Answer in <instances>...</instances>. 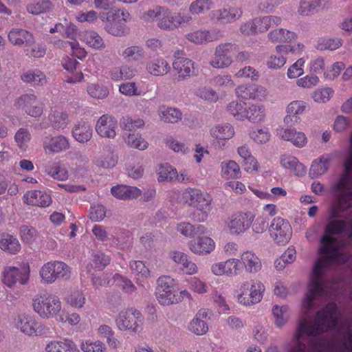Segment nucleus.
I'll use <instances>...</instances> for the list:
<instances>
[{"instance_id": "e2e57ef3", "label": "nucleus", "mask_w": 352, "mask_h": 352, "mask_svg": "<svg viewBox=\"0 0 352 352\" xmlns=\"http://www.w3.org/2000/svg\"><path fill=\"white\" fill-rule=\"evenodd\" d=\"M106 217V208L102 205H96L91 208L89 219L93 221H100Z\"/></svg>"}, {"instance_id": "ddd939ff", "label": "nucleus", "mask_w": 352, "mask_h": 352, "mask_svg": "<svg viewBox=\"0 0 352 352\" xmlns=\"http://www.w3.org/2000/svg\"><path fill=\"white\" fill-rule=\"evenodd\" d=\"M173 68L177 74L178 82L184 81L195 75V63L189 58H177L173 62Z\"/></svg>"}, {"instance_id": "13d9d810", "label": "nucleus", "mask_w": 352, "mask_h": 352, "mask_svg": "<svg viewBox=\"0 0 352 352\" xmlns=\"http://www.w3.org/2000/svg\"><path fill=\"white\" fill-rule=\"evenodd\" d=\"M285 63L286 57L280 53H276L269 57L267 61V65L270 69H278L281 68Z\"/></svg>"}, {"instance_id": "20e7f679", "label": "nucleus", "mask_w": 352, "mask_h": 352, "mask_svg": "<svg viewBox=\"0 0 352 352\" xmlns=\"http://www.w3.org/2000/svg\"><path fill=\"white\" fill-rule=\"evenodd\" d=\"M264 285L254 280L243 283L239 289L238 300L245 306L259 302L263 298Z\"/></svg>"}, {"instance_id": "0eeeda50", "label": "nucleus", "mask_w": 352, "mask_h": 352, "mask_svg": "<svg viewBox=\"0 0 352 352\" xmlns=\"http://www.w3.org/2000/svg\"><path fill=\"white\" fill-rule=\"evenodd\" d=\"M236 50V45L232 43H223L217 45L214 50V56L210 61V65L214 68H226L230 66L232 61L230 55Z\"/></svg>"}, {"instance_id": "9b49d317", "label": "nucleus", "mask_w": 352, "mask_h": 352, "mask_svg": "<svg viewBox=\"0 0 352 352\" xmlns=\"http://www.w3.org/2000/svg\"><path fill=\"white\" fill-rule=\"evenodd\" d=\"M117 120L113 116L104 114L98 120L95 129L96 133L102 138L113 139L116 135Z\"/></svg>"}, {"instance_id": "de8ad7c7", "label": "nucleus", "mask_w": 352, "mask_h": 352, "mask_svg": "<svg viewBox=\"0 0 352 352\" xmlns=\"http://www.w3.org/2000/svg\"><path fill=\"white\" fill-rule=\"evenodd\" d=\"M122 56L124 58H131L133 60L138 61L144 58L145 52L142 47L133 45L126 48L123 51Z\"/></svg>"}, {"instance_id": "052dcab7", "label": "nucleus", "mask_w": 352, "mask_h": 352, "mask_svg": "<svg viewBox=\"0 0 352 352\" xmlns=\"http://www.w3.org/2000/svg\"><path fill=\"white\" fill-rule=\"evenodd\" d=\"M222 169L224 174H227L233 178L239 177L241 174L239 166L232 160H230L225 165H222Z\"/></svg>"}, {"instance_id": "bb28decb", "label": "nucleus", "mask_w": 352, "mask_h": 352, "mask_svg": "<svg viewBox=\"0 0 352 352\" xmlns=\"http://www.w3.org/2000/svg\"><path fill=\"white\" fill-rule=\"evenodd\" d=\"M280 163L284 168L289 169L297 176H302L306 173V169L303 164L294 156L283 155L280 158Z\"/></svg>"}, {"instance_id": "c9c22d12", "label": "nucleus", "mask_w": 352, "mask_h": 352, "mask_svg": "<svg viewBox=\"0 0 352 352\" xmlns=\"http://www.w3.org/2000/svg\"><path fill=\"white\" fill-rule=\"evenodd\" d=\"M175 13L164 8L160 16L157 25L162 30H173L175 29Z\"/></svg>"}, {"instance_id": "4c0bfd02", "label": "nucleus", "mask_w": 352, "mask_h": 352, "mask_svg": "<svg viewBox=\"0 0 352 352\" xmlns=\"http://www.w3.org/2000/svg\"><path fill=\"white\" fill-rule=\"evenodd\" d=\"M245 119H248L252 122H261L265 116V111L263 106L252 104L247 106Z\"/></svg>"}, {"instance_id": "680f3d73", "label": "nucleus", "mask_w": 352, "mask_h": 352, "mask_svg": "<svg viewBox=\"0 0 352 352\" xmlns=\"http://www.w3.org/2000/svg\"><path fill=\"white\" fill-rule=\"evenodd\" d=\"M80 349L83 352H104L106 349L104 344L100 341L82 343Z\"/></svg>"}, {"instance_id": "f8f14e48", "label": "nucleus", "mask_w": 352, "mask_h": 352, "mask_svg": "<svg viewBox=\"0 0 352 352\" xmlns=\"http://www.w3.org/2000/svg\"><path fill=\"white\" fill-rule=\"evenodd\" d=\"M16 326L23 333L28 336H40L45 333L44 325L30 316H19Z\"/></svg>"}, {"instance_id": "79ce46f5", "label": "nucleus", "mask_w": 352, "mask_h": 352, "mask_svg": "<svg viewBox=\"0 0 352 352\" xmlns=\"http://www.w3.org/2000/svg\"><path fill=\"white\" fill-rule=\"evenodd\" d=\"M213 6L212 0H195L189 6V12L192 14L199 15L209 10Z\"/></svg>"}, {"instance_id": "423d86ee", "label": "nucleus", "mask_w": 352, "mask_h": 352, "mask_svg": "<svg viewBox=\"0 0 352 352\" xmlns=\"http://www.w3.org/2000/svg\"><path fill=\"white\" fill-rule=\"evenodd\" d=\"M14 105L17 109L33 118L40 117L43 112L37 96L32 93L22 94L14 100Z\"/></svg>"}, {"instance_id": "7ed1b4c3", "label": "nucleus", "mask_w": 352, "mask_h": 352, "mask_svg": "<svg viewBox=\"0 0 352 352\" xmlns=\"http://www.w3.org/2000/svg\"><path fill=\"white\" fill-rule=\"evenodd\" d=\"M41 280L46 284L54 283L58 279L69 280L70 267L61 261H50L44 264L39 272Z\"/></svg>"}, {"instance_id": "dca6fc26", "label": "nucleus", "mask_w": 352, "mask_h": 352, "mask_svg": "<svg viewBox=\"0 0 352 352\" xmlns=\"http://www.w3.org/2000/svg\"><path fill=\"white\" fill-rule=\"evenodd\" d=\"M183 199L190 206L194 208H202L210 205L211 200L206 197L202 192L197 188H187L183 193Z\"/></svg>"}, {"instance_id": "cd10ccee", "label": "nucleus", "mask_w": 352, "mask_h": 352, "mask_svg": "<svg viewBox=\"0 0 352 352\" xmlns=\"http://www.w3.org/2000/svg\"><path fill=\"white\" fill-rule=\"evenodd\" d=\"M21 78L24 82L32 86H43L47 82L45 74L40 70H28Z\"/></svg>"}, {"instance_id": "c03bdc74", "label": "nucleus", "mask_w": 352, "mask_h": 352, "mask_svg": "<svg viewBox=\"0 0 352 352\" xmlns=\"http://www.w3.org/2000/svg\"><path fill=\"white\" fill-rule=\"evenodd\" d=\"M106 30L114 36H122L125 33L126 25L121 20H116L115 16L105 25Z\"/></svg>"}, {"instance_id": "3c124183", "label": "nucleus", "mask_w": 352, "mask_h": 352, "mask_svg": "<svg viewBox=\"0 0 352 352\" xmlns=\"http://www.w3.org/2000/svg\"><path fill=\"white\" fill-rule=\"evenodd\" d=\"M52 3L49 0H42L36 3H32L27 7L28 12L32 14H40L46 12L51 9Z\"/></svg>"}, {"instance_id": "a211bd4d", "label": "nucleus", "mask_w": 352, "mask_h": 352, "mask_svg": "<svg viewBox=\"0 0 352 352\" xmlns=\"http://www.w3.org/2000/svg\"><path fill=\"white\" fill-rule=\"evenodd\" d=\"M277 135L283 140L291 142L294 146L298 148L304 147L307 142L305 133L296 131L294 129L280 127L277 129Z\"/></svg>"}, {"instance_id": "a878e982", "label": "nucleus", "mask_w": 352, "mask_h": 352, "mask_svg": "<svg viewBox=\"0 0 352 352\" xmlns=\"http://www.w3.org/2000/svg\"><path fill=\"white\" fill-rule=\"evenodd\" d=\"M158 115L160 120L166 123L175 124L182 118V113L179 109L166 106L160 107Z\"/></svg>"}, {"instance_id": "aec40b11", "label": "nucleus", "mask_w": 352, "mask_h": 352, "mask_svg": "<svg viewBox=\"0 0 352 352\" xmlns=\"http://www.w3.org/2000/svg\"><path fill=\"white\" fill-rule=\"evenodd\" d=\"M9 41L14 45H31L34 43L33 35L28 31L21 28H12L8 35Z\"/></svg>"}, {"instance_id": "f3484780", "label": "nucleus", "mask_w": 352, "mask_h": 352, "mask_svg": "<svg viewBox=\"0 0 352 352\" xmlns=\"http://www.w3.org/2000/svg\"><path fill=\"white\" fill-rule=\"evenodd\" d=\"M329 6V0H300L298 12L302 16H309Z\"/></svg>"}, {"instance_id": "6e6552de", "label": "nucleus", "mask_w": 352, "mask_h": 352, "mask_svg": "<svg viewBox=\"0 0 352 352\" xmlns=\"http://www.w3.org/2000/svg\"><path fill=\"white\" fill-rule=\"evenodd\" d=\"M271 236L278 245H285L291 239L292 230L287 221L281 218H274L269 227Z\"/></svg>"}, {"instance_id": "0e129e2a", "label": "nucleus", "mask_w": 352, "mask_h": 352, "mask_svg": "<svg viewBox=\"0 0 352 352\" xmlns=\"http://www.w3.org/2000/svg\"><path fill=\"white\" fill-rule=\"evenodd\" d=\"M157 286L156 288L155 295L158 294L160 292H164L166 290L175 287L173 283V279L166 276L160 277L157 279Z\"/></svg>"}, {"instance_id": "ea45409f", "label": "nucleus", "mask_w": 352, "mask_h": 352, "mask_svg": "<svg viewBox=\"0 0 352 352\" xmlns=\"http://www.w3.org/2000/svg\"><path fill=\"white\" fill-rule=\"evenodd\" d=\"M186 38L191 42L201 44L204 41H212L217 36L209 31L197 30L187 34Z\"/></svg>"}, {"instance_id": "c85d7f7f", "label": "nucleus", "mask_w": 352, "mask_h": 352, "mask_svg": "<svg viewBox=\"0 0 352 352\" xmlns=\"http://www.w3.org/2000/svg\"><path fill=\"white\" fill-rule=\"evenodd\" d=\"M171 258L175 263L182 265V270L186 274H192L197 272V265L188 260V256L185 253L179 251H174L171 252Z\"/></svg>"}, {"instance_id": "e433bc0d", "label": "nucleus", "mask_w": 352, "mask_h": 352, "mask_svg": "<svg viewBox=\"0 0 352 352\" xmlns=\"http://www.w3.org/2000/svg\"><path fill=\"white\" fill-rule=\"evenodd\" d=\"M156 297L162 305H169L180 302V298L177 296V289L175 287L166 290L164 292H160L158 294H156Z\"/></svg>"}, {"instance_id": "bf43d9fd", "label": "nucleus", "mask_w": 352, "mask_h": 352, "mask_svg": "<svg viewBox=\"0 0 352 352\" xmlns=\"http://www.w3.org/2000/svg\"><path fill=\"white\" fill-rule=\"evenodd\" d=\"M118 162V156L113 152L108 153L104 159L97 160L95 164L104 168H111L114 167Z\"/></svg>"}, {"instance_id": "f257e3e1", "label": "nucleus", "mask_w": 352, "mask_h": 352, "mask_svg": "<svg viewBox=\"0 0 352 352\" xmlns=\"http://www.w3.org/2000/svg\"><path fill=\"white\" fill-rule=\"evenodd\" d=\"M337 305L330 302L318 311L314 321L301 319L289 352H324L326 346L318 336L333 329L338 324Z\"/></svg>"}, {"instance_id": "f704fd0d", "label": "nucleus", "mask_w": 352, "mask_h": 352, "mask_svg": "<svg viewBox=\"0 0 352 352\" xmlns=\"http://www.w3.org/2000/svg\"><path fill=\"white\" fill-rule=\"evenodd\" d=\"M330 160V157L323 155L314 161L309 169L310 176L316 178L322 175L328 170Z\"/></svg>"}, {"instance_id": "338daca9", "label": "nucleus", "mask_w": 352, "mask_h": 352, "mask_svg": "<svg viewBox=\"0 0 352 352\" xmlns=\"http://www.w3.org/2000/svg\"><path fill=\"white\" fill-rule=\"evenodd\" d=\"M119 91L125 96H139L140 94L138 90L136 85L133 82L122 83L120 85Z\"/></svg>"}, {"instance_id": "69168bd1", "label": "nucleus", "mask_w": 352, "mask_h": 352, "mask_svg": "<svg viewBox=\"0 0 352 352\" xmlns=\"http://www.w3.org/2000/svg\"><path fill=\"white\" fill-rule=\"evenodd\" d=\"M250 136L256 142L264 144L269 141L270 135L267 129H261L252 131Z\"/></svg>"}, {"instance_id": "1a4fd4ad", "label": "nucleus", "mask_w": 352, "mask_h": 352, "mask_svg": "<svg viewBox=\"0 0 352 352\" xmlns=\"http://www.w3.org/2000/svg\"><path fill=\"white\" fill-rule=\"evenodd\" d=\"M254 219V215L250 212L234 214L230 218L227 227L231 234H239L249 229Z\"/></svg>"}, {"instance_id": "774afa93", "label": "nucleus", "mask_w": 352, "mask_h": 352, "mask_svg": "<svg viewBox=\"0 0 352 352\" xmlns=\"http://www.w3.org/2000/svg\"><path fill=\"white\" fill-rule=\"evenodd\" d=\"M84 295L78 292H74L67 297V302L73 307L80 308L85 304Z\"/></svg>"}, {"instance_id": "09e8293b", "label": "nucleus", "mask_w": 352, "mask_h": 352, "mask_svg": "<svg viewBox=\"0 0 352 352\" xmlns=\"http://www.w3.org/2000/svg\"><path fill=\"white\" fill-rule=\"evenodd\" d=\"M92 265L95 269L98 270H103L111 261L109 256L102 252H96L91 255Z\"/></svg>"}, {"instance_id": "6ab92c4d", "label": "nucleus", "mask_w": 352, "mask_h": 352, "mask_svg": "<svg viewBox=\"0 0 352 352\" xmlns=\"http://www.w3.org/2000/svg\"><path fill=\"white\" fill-rule=\"evenodd\" d=\"M239 262L238 259L230 258L225 262H220L212 265L211 270L217 276L226 275L232 277L237 274Z\"/></svg>"}, {"instance_id": "9d476101", "label": "nucleus", "mask_w": 352, "mask_h": 352, "mask_svg": "<svg viewBox=\"0 0 352 352\" xmlns=\"http://www.w3.org/2000/svg\"><path fill=\"white\" fill-rule=\"evenodd\" d=\"M30 276V267L24 264L21 267H8L4 270L3 281L8 287L14 286L18 281L21 285L28 283Z\"/></svg>"}, {"instance_id": "864d4df0", "label": "nucleus", "mask_w": 352, "mask_h": 352, "mask_svg": "<svg viewBox=\"0 0 352 352\" xmlns=\"http://www.w3.org/2000/svg\"><path fill=\"white\" fill-rule=\"evenodd\" d=\"M144 122L142 119L133 120L129 117H124L120 121V126L122 129L131 131L142 127Z\"/></svg>"}, {"instance_id": "393cba45", "label": "nucleus", "mask_w": 352, "mask_h": 352, "mask_svg": "<svg viewBox=\"0 0 352 352\" xmlns=\"http://www.w3.org/2000/svg\"><path fill=\"white\" fill-rule=\"evenodd\" d=\"M74 138L80 143L89 141L92 137L93 130L91 125L85 122L78 123L72 129Z\"/></svg>"}, {"instance_id": "58836bf2", "label": "nucleus", "mask_w": 352, "mask_h": 352, "mask_svg": "<svg viewBox=\"0 0 352 352\" xmlns=\"http://www.w3.org/2000/svg\"><path fill=\"white\" fill-rule=\"evenodd\" d=\"M124 141L131 148L144 151L148 148V143L141 135L130 133L124 138Z\"/></svg>"}, {"instance_id": "473e14b6", "label": "nucleus", "mask_w": 352, "mask_h": 352, "mask_svg": "<svg viewBox=\"0 0 352 352\" xmlns=\"http://www.w3.org/2000/svg\"><path fill=\"white\" fill-rule=\"evenodd\" d=\"M0 248L1 250L10 254H16L19 252L21 245L19 240L9 234H0Z\"/></svg>"}, {"instance_id": "4be33fe9", "label": "nucleus", "mask_w": 352, "mask_h": 352, "mask_svg": "<svg viewBox=\"0 0 352 352\" xmlns=\"http://www.w3.org/2000/svg\"><path fill=\"white\" fill-rule=\"evenodd\" d=\"M189 249L195 254H208L214 248L213 240L208 236L199 237L188 243Z\"/></svg>"}, {"instance_id": "49530a36", "label": "nucleus", "mask_w": 352, "mask_h": 352, "mask_svg": "<svg viewBox=\"0 0 352 352\" xmlns=\"http://www.w3.org/2000/svg\"><path fill=\"white\" fill-rule=\"evenodd\" d=\"M50 121L54 129H63L68 124V116L66 113L56 111L50 116Z\"/></svg>"}, {"instance_id": "8fccbe9b", "label": "nucleus", "mask_w": 352, "mask_h": 352, "mask_svg": "<svg viewBox=\"0 0 352 352\" xmlns=\"http://www.w3.org/2000/svg\"><path fill=\"white\" fill-rule=\"evenodd\" d=\"M288 309L289 307L287 305H283L281 307L275 305L273 307V315L275 318V323L278 327H281L288 320Z\"/></svg>"}, {"instance_id": "412c9836", "label": "nucleus", "mask_w": 352, "mask_h": 352, "mask_svg": "<svg viewBox=\"0 0 352 352\" xmlns=\"http://www.w3.org/2000/svg\"><path fill=\"white\" fill-rule=\"evenodd\" d=\"M24 199L28 204L39 207H47L51 202L50 195L41 190L28 191L24 195Z\"/></svg>"}, {"instance_id": "603ef678", "label": "nucleus", "mask_w": 352, "mask_h": 352, "mask_svg": "<svg viewBox=\"0 0 352 352\" xmlns=\"http://www.w3.org/2000/svg\"><path fill=\"white\" fill-rule=\"evenodd\" d=\"M188 328L191 332L198 336L206 334L208 330L207 324L198 317H195L192 320Z\"/></svg>"}, {"instance_id": "37998d69", "label": "nucleus", "mask_w": 352, "mask_h": 352, "mask_svg": "<svg viewBox=\"0 0 352 352\" xmlns=\"http://www.w3.org/2000/svg\"><path fill=\"white\" fill-rule=\"evenodd\" d=\"M72 341L65 340L64 341H54L49 343L46 347V352H71Z\"/></svg>"}, {"instance_id": "39448f33", "label": "nucleus", "mask_w": 352, "mask_h": 352, "mask_svg": "<svg viewBox=\"0 0 352 352\" xmlns=\"http://www.w3.org/2000/svg\"><path fill=\"white\" fill-rule=\"evenodd\" d=\"M116 322L118 328L121 331L131 330L137 331L142 324L143 318L138 310L130 308L120 311Z\"/></svg>"}, {"instance_id": "4d7b16f0", "label": "nucleus", "mask_w": 352, "mask_h": 352, "mask_svg": "<svg viewBox=\"0 0 352 352\" xmlns=\"http://www.w3.org/2000/svg\"><path fill=\"white\" fill-rule=\"evenodd\" d=\"M342 45V40L340 38H327L323 39L317 46L319 50H336Z\"/></svg>"}, {"instance_id": "7c9ffc66", "label": "nucleus", "mask_w": 352, "mask_h": 352, "mask_svg": "<svg viewBox=\"0 0 352 352\" xmlns=\"http://www.w3.org/2000/svg\"><path fill=\"white\" fill-rule=\"evenodd\" d=\"M45 172L54 179L64 181L68 178L67 168L58 162H48L45 166Z\"/></svg>"}, {"instance_id": "f03ea898", "label": "nucleus", "mask_w": 352, "mask_h": 352, "mask_svg": "<svg viewBox=\"0 0 352 352\" xmlns=\"http://www.w3.org/2000/svg\"><path fill=\"white\" fill-rule=\"evenodd\" d=\"M32 307L41 318L49 319L58 314L61 310V302L58 296L43 292L32 298Z\"/></svg>"}, {"instance_id": "b1692460", "label": "nucleus", "mask_w": 352, "mask_h": 352, "mask_svg": "<svg viewBox=\"0 0 352 352\" xmlns=\"http://www.w3.org/2000/svg\"><path fill=\"white\" fill-rule=\"evenodd\" d=\"M112 195L119 199H135L141 195V190L137 187L119 185L111 188Z\"/></svg>"}, {"instance_id": "72a5a7b5", "label": "nucleus", "mask_w": 352, "mask_h": 352, "mask_svg": "<svg viewBox=\"0 0 352 352\" xmlns=\"http://www.w3.org/2000/svg\"><path fill=\"white\" fill-rule=\"evenodd\" d=\"M296 37V34L285 28H278L271 30L267 38L273 43H285L291 41Z\"/></svg>"}, {"instance_id": "a19ab883", "label": "nucleus", "mask_w": 352, "mask_h": 352, "mask_svg": "<svg viewBox=\"0 0 352 352\" xmlns=\"http://www.w3.org/2000/svg\"><path fill=\"white\" fill-rule=\"evenodd\" d=\"M83 39L92 48L102 50L105 47L103 39L96 32H85L83 34Z\"/></svg>"}, {"instance_id": "2f4dec72", "label": "nucleus", "mask_w": 352, "mask_h": 352, "mask_svg": "<svg viewBox=\"0 0 352 352\" xmlns=\"http://www.w3.org/2000/svg\"><path fill=\"white\" fill-rule=\"evenodd\" d=\"M43 146L45 151L58 153L67 149L69 144L65 137L58 135L52 138L48 142H44Z\"/></svg>"}, {"instance_id": "5fc2aeb1", "label": "nucleus", "mask_w": 352, "mask_h": 352, "mask_svg": "<svg viewBox=\"0 0 352 352\" xmlns=\"http://www.w3.org/2000/svg\"><path fill=\"white\" fill-rule=\"evenodd\" d=\"M88 94L93 98L103 99L109 94L108 89L106 87L97 84H91L87 87Z\"/></svg>"}, {"instance_id": "5701e85b", "label": "nucleus", "mask_w": 352, "mask_h": 352, "mask_svg": "<svg viewBox=\"0 0 352 352\" xmlns=\"http://www.w3.org/2000/svg\"><path fill=\"white\" fill-rule=\"evenodd\" d=\"M146 69L152 76H164L170 72V66L166 60L157 58L148 61Z\"/></svg>"}, {"instance_id": "6e6d98bb", "label": "nucleus", "mask_w": 352, "mask_h": 352, "mask_svg": "<svg viewBox=\"0 0 352 352\" xmlns=\"http://www.w3.org/2000/svg\"><path fill=\"white\" fill-rule=\"evenodd\" d=\"M305 110V104L302 101H293L287 108V112L289 114L293 115L294 117V122H297L298 118V115L302 114Z\"/></svg>"}, {"instance_id": "2eb2a0df", "label": "nucleus", "mask_w": 352, "mask_h": 352, "mask_svg": "<svg viewBox=\"0 0 352 352\" xmlns=\"http://www.w3.org/2000/svg\"><path fill=\"white\" fill-rule=\"evenodd\" d=\"M243 14V11L238 7L223 8L214 11L211 19L215 23H230L239 19Z\"/></svg>"}, {"instance_id": "c756f323", "label": "nucleus", "mask_w": 352, "mask_h": 352, "mask_svg": "<svg viewBox=\"0 0 352 352\" xmlns=\"http://www.w3.org/2000/svg\"><path fill=\"white\" fill-rule=\"evenodd\" d=\"M245 268L250 273H255L261 269V262L258 256L250 251L245 252L241 257Z\"/></svg>"}, {"instance_id": "a18cd8bd", "label": "nucleus", "mask_w": 352, "mask_h": 352, "mask_svg": "<svg viewBox=\"0 0 352 352\" xmlns=\"http://www.w3.org/2000/svg\"><path fill=\"white\" fill-rule=\"evenodd\" d=\"M158 175L160 182H173L177 177V170L167 164H163L159 168Z\"/></svg>"}, {"instance_id": "4468645a", "label": "nucleus", "mask_w": 352, "mask_h": 352, "mask_svg": "<svg viewBox=\"0 0 352 352\" xmlns=\"http://www.w3.org/2000/svg\"><path fill=\"white\" fill-rule=\"evenodd\" d=\"M210 134L214 138L212 144L219 148L226 146V141L234 135L233 127L230 124H219L212 127Z\"/></svg>"}]
</instances>
